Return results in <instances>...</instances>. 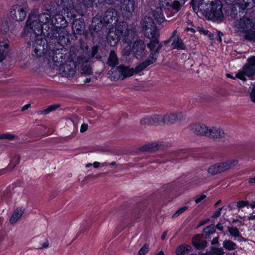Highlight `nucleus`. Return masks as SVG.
I'll use <instances>...</instances> for the list:
<instances>
[{"mask_svg": "<svg viewBox=\"0 0 255 255\" xmlns=\"http://www.w3.org/2000/svg\"><path fill=\"white\" fill-rule=\"evenodd\" d=\"M177 30H175L173 32V35L171 37L173 42L172 43V46L174 48L178 49H184V45L178 35H176Z\"/></svg>", "mask_w": 255, "mask_h": 255, "instance_id": "obj_25", "label": "nucleus"}, {"mask_svg": "<svg viewBox=\"0 0 255 255\" xmlns=\"http://www.w3.org/2000/svg\"><path fill=\"white\" fill-rule=\"evenodd\" d=\"M188 208L187 207L184 206L183 207L180 208L172 216L173 218H175L179 216L181 213H183L184 211H185Z\"/></svg>", "mask_w": 255, "mask_h": 255, "instance_id": "obj_40", "label": "nucleus"}, {"mask_svg": "<svg viewBox=\"0 0 255 255\" xmlns=\"http://www.w3.org/2000/svg\"><path fill=\"white\" fill-rule=\"evenodd\" d=\"M248 181V183L250 185L255 184V176L254 177H251V178H249Z\"/></svg>", "mask_w": 255, "mask_h": 255, "instance_id": "obj_47", "label": "nucleus"}, {"mask_svg": "<svg viewBox=\"0 0 255 255\" xmlns=\"http://www.w3.org/2000/svg\"><path fill=\"white\" fill-rule=\"evenodd\" d=\"M117 12L113 9L108 10L103 17L104 21L106 23H112L114 20L116 21Z\"/></svg>", "mask_w": 255, "mask_h": 255, "instance_id": "obj_26", "label": "nucleus"}, {"mask_svg": "<svg viewBox=\"0 0 255 255\" xmlns=\"http://www.w3.org/2000/svg\"><path fill=\"white\" fill-rule=\"evenodd\" d=\"M146 46L142 40L135 41L132 46L131 52L137 59H142L147 54Z\"/></svg>", "mask_w": 255, "mask_h": 255, "instance_id": "obj_12", "label": "nucleus"}, {"mask_svg": "<svg viewBox=\"0 0 255 255\" xmlns=\"http://www.w3.org/2000/svg\"><path fill=\"white\" fill-rule=\"evenodd\" d=\"M186 31H191L193 33H194L195 32V30L193 28H186Z\"/></svg>", "mask_w": 255, "mask_h": 255, "instance_id": "obj_55", "label": "nucleus"}, {"mask_svg": "<svg viewBox=\"0 0 255 255\" xmlns=\"http://www.w3.org/2000/svg\"><path fill=\"white\" fill-rule=\"evenodd\" d=\"M206 198V195L204 194L198 195L194 197L195 202L196 204L200 203L202 200Z\"/></svg>", "mask_w": 255, "mask_h": 255, "instance_id": "obj_41", "label": "nucleus"}, {"mask_svg": "<svg viewBox=\"0 0 255 255\" xmlns=\"http://www.w3.org/2000/svg\"><path fill=\"white\" fill-rule=\"evenodd\" d=\"M159 148V145L156 142H151L141 146L139 149L141 151L154 152Z\"/></svg>", "mask_w": 255, "mask_h": 255, "instance_id": "obj_27", "label": "nucleus"}, {"mask_svg": "<svg viewBox=\"0 0 255 255\" xmlns=\"http://www.w3.org/2000/svg\"><path fill=\"white\" fill-rule=\"evenodd\" d=\"M149 251L148 245L145 244L139 251L137 255H145Z\"/></svg>", "mask_w": 255, "mask_h": 255, "instance_id": "obj_38", "label": "nucleus"}, {"mask_svg": "<svg viewBox=\"0 0 255 255\" xmlns=\"http://www.w3.org/2000/svg\"><path fill=\"white\" fill-rule=\"evenodd\" d=\"M42 248H47L49 246V243L47 241H46L44 242V243L42 244Z\"/></svg>", "mask_w": 255, "mask_h": 255, "instance_id": "obj_52", "label": "nucleus"}, {"mask_svg": "<svg viewBox=\"0 0 255 255\" xmlns=\"http://www.w3.org/2000/svg\"><path fill=\"white\" fill-rule=\"evenodd\" d=\"M9 30L8 22L4 20H0V33H6Z\"/></svg>", "mask_w": 255, "mask_h": 255, "instance_id": "obj_33", "label": "nucleus"}, {"mask_svg": "<svg viewBox=\"0 0 255 255\" xmlns=\"http://www.w3.org/2000/svg\"><path fill=\"white\" fill-rule=\"evenodd\" d=\"M9 47V40L7 38H0V62L3 61L6 53L5 49Z\"/></svg>", "mask_w": 255, "mask_h": 255, "instance_id": "obj_23", "label": "nucleus"}, {"mask_svg": "<svg viewBox=\"0 0 255 255\" xmlns=\"http://www.w3.org/2000/svg\"><path fill=\"white\" fill-rule=\"evenodd\" d=\"M92 165H93L92 163H87L86 164L85 167L86 168H89V167H91Z\"/></svg>", "mask_w": 255, "mask_h": 255, "instance_id": "obj_61", "label": "nucleus"}, {"mask_svg": "<svg viewBox=\"0 0 255 255\" xmlns=\"http://www.w3.org/2000/svg\"><path fill=\"white\" fill-rule=\"evenodd\" d=\"M185 115L181 112L168 113L161 115V125H171L184 120Z\"/></svg>", "mask_w": 255, "mask_h": 255, "instance_id": "obj_10", "label": "nucleus"}, {"mask_svg": "<svg viewBox=\"0 0 255 255\" xmlns=\"http://www.w3.org/2000/svg\"><path fill=\"white\" fill-rule=\"evenodd\" d=\"M218 243V237L214 238L212 241L211 244L212 245L216 244Z\"/></svg>", "mask_w": 255, "mask_h": 255, "instance_id": "obj_51", "label": "nucleus"}, {"mask_svg": "<svg viewBox=\"0 0 255 255\" xmlns=\"http://www.w3.org/2000/svg\"><path fill=\"white\" fill-rule=\"evenodd\" d=\"M190 129L195 134L199 136H207L209 127L204 124L196 123L191 124Z\"/></svg>", "mask_w": 255, "mask_h": 255, "instance_id": "obj_15", "label": "nucleus"}, {"mask_svg": "<svg viewBox=\"0 0 255 255\" xmlns=\"http://www.w3.org/2000/svg\"><path fill=\"white\" fill-rule=\"evenodd\" d=\"M216 227L218 229L220 230H222L223 229V227L220 224H218L217 226H216Z\"/></svg>", "mask_w": 255, "mask_h": 255, "instance_id": "obj_56", "label": "nucleus"}, {"mask_svg": "<svg viewBox=\"0 0 255 255\" xmlns=\"http://www.w3.org/2000/svg\"><path fill=\"white\" fill-rule=\"evenodd\" d=\"M160 2L161 6L165 8H172L177 11L180 7V4L176 0H160Z\"/></svg>", "mask_w": 255, "mask_h": 255, "instance_id": "obj_22", "label": "nucleus"}, {"mask_svg": "<svg viewBox=\"0 0 255 255\" xmlns=\"http://www.w3.org/2000/svg\"><path fill=\"white\" fill-rule=\"evenodd\" d=\"M77 24H78V22L77 21H76L73 24V27L74 28H76L77 27Z\"/></svg>", "mask_w": 255, "mask_h": 255, "instance_id": "obj_64", "label": "nucleus"}, {"mask_svg": "<svg viewBox=\"0 0 255 255\" xmlns=\"http://www.w3.org/2000/svg\"><path fill=\"white\" fill-rule=\"evenodd\" d=\"M209 219H206L205 220L202 221L200 223V226H202L206 223H207L209 222Z\"/></svg>", "mask_w": 255, "mask_h": 255, "instance_id": "obj_53", "label": "nucleus"}, {"mask_svg": "<svg viewBox=\"0 0 255 255\" xmlns=\"http://www.w3.org/2000/svg\"><path fill=\"white\" fill-rule=\"evenodd\" d=\"M237 159L228 160L214 164L208 167L207 172L212 175L219 174L226 172L238 164Z\"/></svg>", "mask_w": 255, "mask_h": 255, "instance_id": "obj_6", "label": "nucleus"}, {"mask_svg": "<svg viewBox=\"0 0 255 255\" xmlns=\"http://www.w3.org/2000/svg\"><path fill=\"white\" fill-rule=\"evenodd\" d=\"M161 115H147L140 119V123L143 126L161 125Z\"/></svg>", "mask_w": 255, "mask_h": 255, "instance_id": "obj_14", "label": "nucleus"}, {"mask_svg": "<svg viewBox=\"0 0 255 255\" xmlns=\"http://www.w3.org/2000/svg\"><path fill=\"white\" fill-rule=\"evenodd\" d=\"M47 47L45 40L38 38L33 45L34 55L37 56H40L43 54L44 61H45V54L49 51H54V50L49 49L45 52V47Z\"/></svg>", "mask_w": 255, "mask_h": 255, "instance_id": "obj_17", "label": "nucleus"}, {"mask_svg": "<svg viewBox=\"0 0 255 255\" xmlns=\"http://www.w3.org/2000/svg\"><path fill=\"white\" fill-rule=\"evenodd\" d=\"M37 19L39 22L41 24L43 31L45 30L48 32L52 30V26L50 25L51 22V16L47 13H43L37 16Z\"/></svg>", "mask_w": 255, "mask_h": 255, "instance_id": "obj_16", "label": "nucleus"}, {"mask_svg": "<svg viewBox=\"0 0 255 255\" xmlns=\"http://www.w3.org/2000/svg\"><path fill=\"white\" fill-rule=\"evenodd\" d=\"M228 231L232 236L237 237L240 236V232L236 227H229Z\"/></svg>", "mask_w": 255, "mask_h": 255, "instance_id": "obj_37", "label": "nucleus"}, {"mask_svg": "<svg viewBox=\"0 0 255 255\" xmlns=\"http://www.w3.org/2000/svg\"><path fill=\"white\" fill-rule=\"evenodd\" d=\"M15 137V136L9 133H3L0 134V140L2 139H9L12 140Z\"/></svg>", "mask_w": 255, "mask_h": 255, "instance_id": "obj_36", "label": "nucleus"}, {"mask_svg": "<svg viewBox=\"0 0 255 255\" xmlns=\"http://www.w3.org/2000/svg\"><path fill=\"white\" fill-rule=\"evenodd\" d=\"M201 255H213L211 252L206 253L205 254H202Z\"/></svg>", "mask_w": 255, "mask_h": 255, "instance_id": "obj_62", "label": "nucleus"}, {"mask_svg": "<svg viewBox=\"0 0 255 255\" xmlns=\"http://www.w3.org/2000/svg\"><path fill=\"white\" fill-rule=\"evenodd\" d=\"M83 3L86 5H88L90 4H91L93 2V0H81Z\"/></svg>", "mask_w": 255, "mask_h": 255, "instance_id": "obj_48", "label": "nucleus"}, {"mask_svg": "<svg viewBox=\"0 0 255 255\" xmlns=\"http://www.w3.org/2000/svg\"><path fill=\"white\" fill-rule=\"evenodd\" d=\"M50 25L52 26V29L54 27H65L66 25V20L62 14H56L51 19Z\"/></svg>", "mask_w": 255, "mask_h": 255, "instance_id": "obj_21", "label": "nucleus"}, {"mask_svg": "<svg viewBox=\"0 0 255 255\" xmlns=\"http://www.w3.org/2000/svg\"><path fill=\"white\" fill-rule=\"evenodd\" d=\"M234 4L238 6L240 9H251L254 6L255 0H234Z\"/></svg>", "mask_w": 255, "mask_h": 255, "instance_id": "obj_20", "label": "nucleus"}, {"mask_svg": "<svg viewBox=\"0 0 255 255\" xmlns=\"http://www.w3.org/2000/svg\"><path fill=\"white\" fill-rule=\"evenodd\" d=\"M135 2L133 0H122V10L125 15L128 16L134 11Z\"/></svg>", "mask_w": 255, "mask_h": 255, "instance_id": "obj_19", "label": "nucleus"}, {"mask_svg": "<svg viewBox=\"0 0 255 255\" xmlns=\"http://www.w3.org/2000/svg\"><path fill=\"white\" fill-rule=\"evenodd\" d=\"M197 30L200 33H203L204 34V35H206L208 33V31L206 30V29H204V28H202V27H197Z\"/></svg>", "mask_w": 255, "mask_h": 255, "instance_id": "obj_46", "label": "nucleus"}, {"mask_svg": "<svg viewBox=\"0 0 255 255\" xmlns=\"http://www.w3.org/2000/svg\"><path fill=\"white\" fill-rule=\"evenodd\" d=\"M202 235H197L193 238L192 244L198 250L205 248L207 246V242L201 240Z\"/></svg>", "mask_w": 255, "mask_h": 255, "instance_id": "obj_24", "label": "nucleus"}, {"mask_svg": "<svg viewBox=\"0 0 255 255\" xmlns=\"http://www.w3.org/2000/svg\"><path fill=\"white\" fill-rule=\"evenodd\" d=\"M215 232V229L213 226H209L204 229V232L206 236L213 234Z\"/></svg>", "mask_w": 255, "mask_h": 255, "instance_id": "obj_39", "label": "nucleus"}, {"mask_svg": "<svg viewBox=\"0 0 255 255\" xmlns=\"http://www.w3.org/2000/svg\"><path fill=\"white\" fill-rule=\"evenodd\" d=\"M10 14L11 18L16 21L23 20L26 15V12L23 7L18 4L13 5L11 6Z\"/></svg>", "mask_w": 255, "mask_h": 255, "instance_id": "obj_13", "label": "nucleus"}, {"mask_svg": "<svg viewBox=\"0 0 255 255\" xmlns=\"http://www.w3.org/2000/svg\"><path fill=\"white\" fill-rule=\"evenodd\" d=\"M198 8L209 19L221 21L223 18L222 4L219 0H201Z\"/></svg>", "mask_w": 255, "mask_h": 255, "instance_id": "obj_3", "label": "nucleus"}, {"mask_svg": "<svg viewBox=\"0 0 255 255\" xmlns=\"http://www.w3.org/2000/svg\"><path fill=\"white\" fill-rule=\"evenodd\" d=\"M250 97L252 102L255 103V86H254L250 93Z\"/></svg>", "mask_w": 255, "mask_h": 255, "instance_id": "obj_42", "label": "nucleus"}, {"mask_svg": "<svg viewBox=\"0 0 255 255\" xmlns=\"http://www.w3.org/2000/svg\"><path fill=\"white\" fill-rule=\"evenodd\" d=\"M191 249V247L190 246L181 245L177 248L175 253L176 255H183L187 253Z\"/></svg>", "mask_w": 255, "mask_h": 255, "instance_id": "obj_31", "label": "nucleus"}, {"mask_svg": "<svg viewBox=\"0 0 255 255\" xmlns=\"http://www.w3.org/2000/svg\"><path fill=\"white\" fill-rule=\"evenodd\" d=\"M30 107V105H26L25 106H24L23 108H22V110H25L26 109H27L29 107Z\"/></svg>", "mask_w": 255, "mask_h": 255, "instance_id": "obj_59", "label": "nucleus"}, {"mask_svg": "<svg viewBox=\"0 0 255 255\" xmlns=\"http://www.w3.org/2000/svg\"><path fill=\"white\" fill-rule=\"evenodd\" d=\"M167 232L166 231H164V232H163V234L162 235L161 237V239H162V240H164V239H165L166 236V235H167Z\"/></svg>", "mask_w": 255, "mask_h": 255, "instance_id": "obj_54", "label": "nucleus"}, {"mask_svg": "<svg viewBox=\"0 0 255 255\" xmlns=\"http://www.w3.org/2000/svg\"><path fill=\"white\" fill-rule=\"evenodd\" d=\"M23 213V210L20 208L16 209L10 218L9 222L11 224H15L21 217Z\"/></svg>", "mask_w": 255, "mask_h": 255, "instance_id": "obj_29", "label": "nucleus"}, {"mask_svg": "<svg viewBox=\"0 0 255 255\" xmlns=\"http://www.w3.org/2000/svg\"><path fill=\"white\" fill-rule=\"evenodd\" d=\"M250 206L252 209L255 208V201L252 202Z\"/></svg>", "mask_w": 255, "mask_h": 255, "instance_id": "obj_57", "label": "nucleus"}, {"mask_svg": "<svg viewBox=\"0 0 255 255\" xmlns=\"http://www.w3.org/2000/svg\"><path fill=\"white\" fill-rule=\"evenodd\" d=\"M222 209V208H220L218 211H217L214 213V216H213V217L214 218H217L220 215V212H221Z\"/></svg>", "mask_w": 255, "mask_h": 255, "instance_id": "obj_49", "label": "nucleus"}, {"mask_svg": "<svg viewBox=\"0 0 255 255\" xmlns=\"http://www.w3.org/2000/svg\"><path fill=\"white\" fill-rule=\"evenodd\" d=\"M236 30L243 32L245 38L250 40H255V22L248 16H244L234 22Z\"/></svg>", "mask_w": 255, "mask_h": 255, "instance_id": "obj_4", "label": "nucleus"}, {"mask_svg": "<svg viewBox=\"0 0 255 255\" xmlns=\"http://www.w3.org/2000/svg\"><path fill=\"white\" fill-rule=\"evenodd\" d=\"M118 64V59L114 51L110 52L107 64L111 67L115 66Z\"/></svg>", "mask_w": 255, "mask_h": 255, "instance_id": "obj_30", "label": "nucleus"}, {"mask_svg": "<svg viewBox=\"0 0 255 255\" xmlns=\"http://www.w3.org/2000/svg\"><path fill=\"white\" fill-rule=\"evenodd\" d=\"M249 205V202L247 201H239L237 203V206L239 208H242Z\"/></svg>", "mask_w": 255, "mask_h": 255, "instance_id": "obj_43", "label": "nucleus"}, {"mask_svg": "<svg viewBox=\"0 0 255 255\" xmlns=\"http://www.w3.org/2000/svg\"><path fill=\"white\" fill-rule=\"evenodd\" d=\"M101 163L99 162L95 161L93 163L94 168H97L100 166Z\"/></svg>", "mask_w": 255, "mask_h": 255, "instance_id": "obj_50", "label": "nucleus"}, {"mask_svg": "<svg viewBox=\"0 0 255 255\" xmlns=\"http://www.w3.org/2000/svg\"><path fill=\"white\" fill-rule=\"evenodd\" d=\"M150 57L152 60H147L140 63L134 69L121 66L117 68V71L121 74V77L122 76L123 79L131 76L134 74H137L156 61V57L153 54Z\"/></svg>", "mask_w": 255, "mask_h": 255, "instance_id": "obj_5", "label": "nucleus"}, {"mask_svg": "<svg viewBox=\"0 0 255 255\" xmlns=\"http://www.w3.org/2000/svg\"><path fill=\"white\" fill-rule=\"evenodd\" d=\"M152 15L156 22L159 24L165 21V17L163 14V9L161 8H156L153 12Z\"/></svg>", "mask_w": 255, "mask_h": 255, "instance_id": "obj_28", "label": "nucleus"}, {"mask_svg": "<svg viewBox=\"0 0 255 255\" xmlns=\"http://www.w3.org/2000/svg\"><path fill=\"white\" fill-rule=\"evenodd\" d=\"M213 255H224L225 252L222 248H212L211 252Z\"/></svg>", "mask_w": 255, "mask_h": 255, "instance_id": "obj_35", "label": "nucleus"}, {"mask_svg": "<svg viewBox=\"0 0 255 255\" xmlns=\"http://www.w3.org/2000/svg\"><path fill=\"white\" fill-rule=\"evenodd\" d=\"M24 32L26 33L33 32L37 35H40L42 32L45 34L42 29L41 24L39 22L36 15L29 16L24 28Z\"/></svg>", "mask_w": 255, "mask_h": 255, "instance_id": "obj_8", "label": "nucleus"}, {"mask_svg": "<svg viewBox=\"0 0 255 255\" xmlns=\"http://www.w3.org/2000/svg\"><path fill=\"white\" fill-rule=\"evenodd\" d=\"M88 128V125L87 124H83L81 125L80 128V132L82 133L86 131Z\"/></svg>", "mask_w": 255, "mask_h": 255, "instance_id": "obj_44", "label": "nucleus"}, {"mask_svg": "<svg viewBox=\"0 0 255 255\" xmlns=\"http://www.w3.org/2000/svg\"><path fill=\"white\" fill-rule=\"evenodd\" d=\"M89 57L82 55L76 59L77 68L79 69L82 75H90L93 73L92 68L89 64Z\"/></svg>", "mask_w": 255, "mask_h": 255, "instance_id": "obj_11", "label": "nucleus"}, {"mask_svg": "<svg viewBox=\"0 0 255 255\" xmlns=\"http://www.w3.org/2000/svg\"><path fill=\"white\" fill-rule=\"evenodd\" d=\"M63 56L59 51H49L45 54V63L50 67L58 70L62 76L73 77L77 68L76 60L71 59L64 63Z\"/></svg>", "mask_w": 255, "mask_h": 255, "instance_id": "obj_1", "label": "nucleus"}, {"mask_svg": "<svg viewBox=\"0 0 255 255\" xmlns=\"http://www.w3.org/2000/svg\"><path fill=\"white\" fill-rule=\"evenodd\" d=\"M255 75V56H252L248 58V63L245 65L242 71H240L236 75V77L240 79L246 81L245 75L251 77Z\"/></svg>", "mask_w": 255, "mask_h": 255, "instance_id": "obj_9", "label": "nucleus"}, {"mask_svg": "<svg viewBox=\"0 0 255 255\" xmlns=\"http://www.w3.org/2000/svg\"><path fill=\"white\" fill-rule=\"evenodd\" d=\"M58 107H59V106L58 105H56L49 106L46 109L43 110L42 111H41L40 114H43V115L48 114L50 112H51L53 111H54Z\"/></svg>", "mask_w": 255, "mask_h": 255, "instance_id": "obj_34", "label": "nucleus"}, {"mask_svg": "<svg viewBox=\"0 0 255 255\" xmlns=\"http://www.w3.org/2000/svg\"><path fill=\"white\" fill-rule=\"evenodd\" d=\"M129 30L126 27H119L115 30L110 31L107 35V41L111 46L116 45L122 36L124 40L127 39V37L129 34Z\"/></svg>", "mask_w": 255, "mask_h": 255, "instance_id": "obj_7", "label": "nucleus"}, {"mask_svg": "<svg viewBox=\"0 0 255 255\" xmlns=\"http://www.w3.org/2000/svg\"><path fill=\"white\" fill-rule=\"evenodd\" d=\"M6 193H7V189H5V190H4L3 191H1V192L0 193V196L2 198H5L8 197V196H9L8 194L7 193L6 195Z\"/></svg>", "mask_w": 255, "mask_h": 255, "instance_id": "obj_45", "label": "nucleus"}, {"mask_svg": "<svg viewBox=\"0 0 255 255\" xmlns=\"http://www.w3.org/2000/svg\"><path fill=\"white\" fill-rule=\"evenodd\" d=\"M249 220H255V215H252L248 217Z\"/></svg>", "mask_w": 255, "mask_h": 255, "instance_id": "obj_58", "label": "nucleus"}, {"mask_svg": "<svg viewBox=\"0 0 255 255\" xmlns=\"http://www.w3.org/2000/svg\"><path fill=\"white\" fill-rule=\"evenodd\" d=\"M223 247L228 250H233L236 249L237 245L230 240H226L223 243Z\"/></svg>", "mask_w": 255, "mask_h": 255, "instance_id": "obj_32", "label": "nucleus"}, {"mask_svg": "<svg viewBox=\"0 0 255 255\" xmlns=\"http://www.w3.org/2000/svg\"><path fill=\"white\" fill-rule=\"evenodd\" d=\"M142 28L145 35L150 39V42L148 44V47L154 53H151L150 56L153 54L156 59V53L160 48L161 45L158 39V32L152 19L150 16H146L144 17L142 23ZM148 60H152V59L149 57Z\"/></svg>", "mask_w": 255, "mask_h": 255, "instance_id": "obj_2", "label": "nucleus"}, {"mask_svg": "<svg viewBox=\"0 0 255 255\" xmlns=\"http://www.w3.org/2000/svg\"><path fill=\"white\" fill-rule=\"evenodd\" d=\"M125 53L126 55H129L130 54V52H129L128 50L125 49Z\"/></svg>", "mask_w": 255, "mask_h": 255, "instance_id": "obj_63", "label": "nucleus"}, {"mask_svg": "<svg viewBox=\"0 0 255 255\" xmlns=\"http://www.w3.org/2000/svg\"><path fill=\"white\" fill-rule=\"evenodd\" d=\"M209 131H208V135L207 137H208L213 139H221L225 137L226 133L224 130L219 127H209Z\"/></svg>", "mask_w": 255, "mask_h": 255, "instance_id": "obj_18", "label": "nucleus"}, {"mask_svg": "<svg viewBox=\"0 0 255 255\" xmlns=\"http://www.w3.org/2000/svg\"><path fill=\"white\" fill-rule=\"evenodd\" d=\"M155 255H164V253L163 251H160L158 253L156 254Z\"/></svg>", "mask_w": 255, "mask_h": 255, "instance_id": "obj_60", "label": "nucleus"}]
</instances>
